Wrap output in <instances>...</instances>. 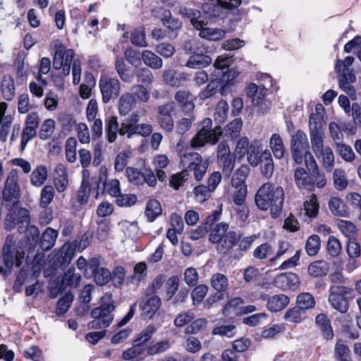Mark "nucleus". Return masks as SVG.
Wrapping results in <instances>:
<instances>
[{
    "instance_id": "f257e3e1",
    "label": "nucleus",
    "mask_w": 361,
    "mask_h": 361,
    "mask_svg": "<svg viewBox=\"0 0 361 361\" xmlns=\"http://www.w3.org/2000/svg\"><path fill=\"white\" fill-rule=\"evenodd\" d=\"M221 212L215 210L207 216L204 224L209 228V240L212 244H216V250L219 254L226 255L237 244L239 240L238 233L229 228L228 224L220 222Z\"/></svg>"
},
{
    "instance_id": "f03ea898",
    "label": "nucleus",
    "mask_w": 361,
    "mask_h": 361,
    "mask_svg": "<svg viewBox=\"0 0 361 361\" xmlns=\"http://www.w3.org/2000/svg\"><path fill=\"white\" fill-rule=\"evenodd\" d=\"M284 201V190L281 186L271 183L263 184L257 191L255 202L262 211L271 212V217L277 218L282 209Z\"/></svg>"
},
{
    "instance_id": "7ed1b4c3",
    "label": "nucleus",
    "mask_w": 361,
    "mask_h": 361,
    "mask_svg": "<svg viewBox=\"0 0 361 361\" xmlns=\"http://www.w3.org/2000/svg\"><path fill=\"white\" fill-rule=\"evenodd\" d=\"M116 307L111 295H106L101 299V305L92 310L90 315L93 319L87 324L89 329H100L110 326L114 319L113 312Z\"/></svg>"
},
{
    "instance_id": "20e7f679",
    "label": "nucleus",
    "mask_w": 361,
    "mask_h": 361,
    "mask_svg": "<svg viewBox=\"0 0 361 361\" xmlns=\"http://www.w3.org/2000/svg\"><path fill=\"white\" fill-rule=\"evenodd\" d=\"M19 242L16 240L13 234L6 236V240L2 249L1 257L4 266L8 269H12L15 265L20 267L25 259V250Z\"/></svg>"
},
{
    "instance_id": "39448f33",
    "label": "nucleus",
    "mask_w": 361,
    "mask_h": 361,
    "mask_svg": "<svg viewBox=\"0 0 361 361\" xmlns=\"http://www.w3.org/2000/svg\"><path fill=\"white\" fill-rule=\"evenodd\" d=\"M8 213L4 219V228L11 231L18 226L20 233L27 231L30 224V212L27 209L18 206V203L10 204L8 208Z\"/></svg>"
},
{
    "instance_id": "423d86ee",
    "label": "nucleus",
    "mask_w": 361,
    "mask_h": 361,
    "mask_svg": "<svg viewBox=\"0 0 361 361\" xmlns=\"http://www.w3.org/2000/svg\"><path fill=\"white\" fill-rule=\"evenodd\" d=\"M355 297L353 288L339 285H333L329 288L328 300L331 307L341 312L346 313L349 309V300Z\"/></svg>"
},
{
    "instance_id": "0eeeda50",
    "label": "nucleus",
    "mask_w": 361,
    "mask_h": 361,
    "mask_svg": "<svg viewBox=\"0 0 361 361\" xmlns=\"http://www.w3.org/2000/svg\"><path fill=\"white\" fill-rule=\"evenodd\" d=\"M202 127L191 140L193 147H203L206 143L215 145L222 136L223 131L220 126L212 129V121L207 118L202 121Z\"/></svg>"
},
{
    "instance_id": "6e6552de",
    "label": "nucleus",
    "mask_w": 361,
    "mask_h": 361,
    "mask_svg": "<svg viewBox=\"0 0 361 361\" xmlns=\"http://www.w3.org/2000/svg\"><path fill=\"white\" fill-rule=\"evenodd\" d=\"M18 171L13 169L8 173L6 178L2 196H0L3 200V204L5 203L6 208H8L10 204L19 202L21 194L18 183Z\"/></svg>"
},
{
    "instance_id": "1a4fd4ad",
    "label": "nucleus",
    "mask_w": 361,
    "mask_h": 361,
    "mask_svg": "<svg viewBox=\"0 0 361 361\" xmlns=\"http://www.w3.org/2000/svg\"><path fill=\"white\" fill-rule=\"evenodd\" d=\"M181 164L183 166L188 165L185 169L193 172L196 180H201L205 175L209 163L207 160L203 159L202 156L197 152L184 154L181 157Z\"/></svg>"
},
{
    "instance_id": "9d476101",
    "label": "nucleus",
    "mask_w": 361,
    "mask_h": 361,
    "mask_svg": "<svg viewBox=\"0 0 361 361\" xmlns=\"http://www.w3.org/2000/svg\"><path fill=\"white\" fill-rule=\"evenodd\" d=\"M293 252L294 248L289 242L280 240L276 255L274 257L271 258L270 261L273 262L281 259L283 256H285V257H288V259L279 266V269L283 270L294 267L298 264V262L300 259V250H296L294 255L291 256Z\"/></svg>"
},
{
    "instance_id": "9b49d317",
    "label": "nucleus",
    "mask_w": 361,
    "mask_h": 361,
    "mask_svg": "<svg viewBox=\"0 0 361 361\" xmlns=\"http://www.w3.org/2000/svg\"><path fill=\"white\" fill-rule=\"evenodd\" d=\"M102 101L107 104L111 99H116L120 94L121 83L118 79L108 76L101 77L99 81Z\"/></svg>"
},
{
    "instance_id": "f8f14e48",
    "label": "nucleus",
    "mask_w": 361,
    "mask_h": 361,
    "mask_svg": "<svg viewBox=\"0 0 361 361\" xmlns=\"http://www.w3.org/2000/svg\"><path fill=\"white\" fill-rule=\"evenodd\" d=\"M176 111L173 102H167L157 107V120L160 128L166 133H171L174 128L172 114Z\"/></svg>"
},
{
    "instance_id": "ddd939ff",
    "label": "nucleus",
    "mask_w": 361,
    "mask_h": 361,
    "mask_svg": "<svg viewBox=\"0 0 361 361\" xmlns=\"http://www.w3.org/2000/svg\"><path fill=\"white\" fill-rule=\"evenodd\" d=\"M78 250L73 243H65L56 254L55 266L61 269L66 268L72 261L75 250Z\"/></svg>"
},
{
    "instance_id": "4468645a",
    "label": "nucleus",
    "mask_w": 361,
    "mask_h": 361,
    "mask_svg": "<svg viewBox=\"0 0 361 361\" xmlns=\"http://www.w3.org/2000/svg\"><path fill=\"white\" fill-rule=\"evenodd\" d=\"M161 305L160 298L157 295H151L142 298L140 300V308L143 314L149 318H152L159 310Z\"/></svg>"
},
{
    "instance_id": "2eb2a0df",
    "label": "nucleus",
    "mask_w": 361,
    "mask_h": 361,
    "mask_svg": "<svg viewBox=\"0 0 361 361\" xmlns=\"http://www.w3.org/2000/svg\"><path fill=\"white\" fill-rule=\"evenodd\" d=\"M261 78L267 80V82L263 84L262 87L258 92V94L256 97H254L252 99V104L255 106H259V110L262 114L267 111V110L269 108L270 102L267 101L265 99V97L267 93V86H271V78L269 75L267 73H264L262 75Z\"/></svg>"
},
{
    "instance_id": "dca6fc26",
    "label": "nucleus",
    "mask_w": 361,
    "mask_h": 361,
    "mask_svg": "<svg viewBox=\"0 0 361 361\" xmlns=\"http://www.w3.org/2000/svg\"><path fill=\"white\" fill-rule=\"evenodd\" d=\"M220 78H217L221 82L219 92L222 96L226 95L230 91V85L232 82L239 75L240 71L236 68H227L225 71L218 73Z\"/></svg>"
},
{
    "instance_id": "f3484780",
    "label": "nucleus",
    "mask_w": 361,
    "mask_h": 361,
    "mask_svg": "<svg viewBox=\"0 0 361 361\" xmlns=\"http://www.w3.org/2000/svg\"><path fill=\"white\" fill-rule=\"evenodd\" d=\"M294 182L300 190L312 192V183L310 180L309 172L302 167H297L293 173Z\"/></svg>"
},
{
    "instance_id": "a211bd4d",
    "label": "nucleus",
    "mask_w": 361,
    "mask_h": 361,
    "mask_svg": "<svg viewBox=\"0 0 361 361\" xmlns=\"http://www.w3.org/2000/svg\"><path fill=\"white\" fill-rule=\"evenodd\" d=\"M315 323L324 340L331 341L334 338V334L331 320L326 314L323 313L317 314Z\"/></svg>"
},
{
    "instance_id": "6ab92c4d",
    "label": "nucleus",
    "mask_w": 361,
    "mask_h": 361,
    "mask_svg": "<svg viewBox=\"0 0 361 361\" xmlns=\"http://www.w3.org/2000/svg\"><path fill=\"white\" fill-rule=\"evenodd\" d=\"M259 164L262 176L267 179L271 178L274 171V164L271 153L269 149L262 152Z\"/></svg>"
},
{
    "instance_id": "aec40b11",
    "label": "nucleus",
    "mask_w": 361,
    "mask_h": 361,
    "mask_svg": "<svg viewBox=\"0 0 361 361\" xmlns=\"http://www.w3.org/2000/svg\"><path fill=\"white\" fill-rule=\"evenodd\" d=\"M58 231L51 227L47 228L39 239V246L43 251L52 248L56 243Z\"/></svg>"
},
{
    "instance_id": "412c9836",
    "label": "nucleus",
    "mask_w": 361,
    "mask_h": 361,
    "mask_svg": "<svg viewBox=\"0 0 361 361\" xmlns=\"http://www.w3.org/2000/svg\"><path fill=\"white\" fill-rule=\"evenodd\" d=\"M54 183L59 192H64L68 185V172L63 164H59L55 169Z\"/></svg>"
},
{
    "instance_id": "4be33fe9",
    "label": "nucleus",
    "mask_w": 361,
    "mask_h": 361,
    "mask_svg": "<svg viewBox=\"0 0 361 361\" xmlns=\"http://www.w3.org/2000/svg\"><path fill=\"white\" fill-rule=\"evenodd\" d=\"M48 178L47 167L42 164L37 165L30 176V184L36 188L42 186Z\"/></svg>"
},
{
    "instance_id": "5701e85b",
    "label": "nucleus",
    "mask_w": 361,
    "mask_h": 361,
    "mask_svg": "<svg viewBox=\"0 0 361 361\" xmlns=\"http://www.w3.org/2000/svg\"><path fill=\"white\" fill-rule=\"evenodd\" d=\"M162 76L164 82L173 87H180L188 80L186 73H178L173 69L164 71Z\"/></svg>"
},
{
    "instance_id": "b1692460",
    "label": "nucleus",
    "mask_w": 361,
    "mask_h": 361,
    "mask_svg": "<svg viewBox=\"0 0 361 361\" xmlns=\"http://www.w3.org/2000/svg\"><path fill=\"white\" fill-rule=\"evenodd\" d=\"M290 302L289 298L285 294L271 296L267 302V308L271 312H277L285 309Z\"/></svg>"
},
{
    "instance_id": "393cba45",
    "label": "nucleus",
    "mask_w": 361,
    "mask_h": 361,
    "mask_svg": "<svg viewBox=\"0 0 361 361\" xmlns=\"http://www.w3.org/2000/svg\"><path fill=\"white\" fill-rule=\"evenodd\" d=\"M212 62V59L209 56L198 52L189 57L185 66L190 68L202 69L210 65Z\"/></svg>"
},
{
    "instance_id": "a878e982",
    "label": "nucleus",
    "mask_w": 361,
    "mask_h": 361,
    "mask_svg": "<svg viewBox=\"0 0 361 361\" xmlns=\"http://www.w3.org/2000/svg\"><path fill=\"white\" fill-rule=\"evenodd\" d=\"M269 147L276 159H281L287 154L283 139L279 133L272 134L269 140Z\"/></svg>"
},
{
    "instance_id": "bb28decb",
    "label": "nucleus",
    "mask_w": 361,
    "mask_h": 361,
    "mask_svg": "<svg viewBox=\"0 0 361 361\" xmlns=\"http://www.w3.org/2000/svg\"><path fill=\"white\" fill-rule=\"evenodd\" d=\"M115 69L120 79L123 82L131 83L133 81L135 73H132L126 66L123 58L116 56L115 61Z\"/></svg>"
},
{
    "instance_id": "cd10ccee",
    "label": "nucleus",
    "mask_w": 361,
    "mask_h": 361,
    "mask_svg": "<svg viewBox=\"0 0 361 361\" xmlns=\"http://www.w3.org/2000/svg\"><path fill=\"white\" fill-rule=\"evenodd\" d=\"M274 283L276 286L281 288H291L299 283V279L295 274L285 273L277 276L274 279Z\"/></svg>"
},
{
    "instance_id": "c85d7f7f",
    "label": "nucleus",
    "mask_w": 361,
    "mask_h": 361,
    "mask_svg": "<svg viewBox=\"0 0 361 361\" xmlns=\"http://www.w3.org/2000/svg\"><path fill=\"white\" fill-rule=\"evenodd\" d=\"M1 91L3 97L6 100L11 101L13 99L16 93V88L14 80L11 75H6L3 77L1 82Z\"/></svg>"
},
{
    "instance_id": "c756f323",
    "label": "nucleus",
    "mask_w": 361,
    "mask_h": 361,
    "mask_svg": "<svg viewBox=\"0 0 361 361\" xmlns=\"http://www.w3.org/2000/svg\"><path fill=\"white\" fill-rule=\"evenodd\" d=\"M118 118L115 116L108 117L105 121V133L107 140L112 143L116 141L117 138V133L118 131Z\"/></svg>"
},
{
    "instance_id": "7c9ffc66",
    "label": "nucleus",
    "mask_w": 361,
    "mask_h": 361,
    "mask_svg": "<svg viewBox=\"0 0 361 361\" xmlns=\"http://www.w3.org/2000/svg\"><path fill=\"white\" fill-rule=\"evenodd\" d=\"M310 142L312 148L315 154H318L324 147V129H317L310 130Z\"/></svg>"
},
{
    "instance_id": "2f4dec72",
    "label": "nucleus",
    "mask_w": 361,
    "mask_h": 361,
    "mask_svg": "<svg viewBox=\"0 0 361 361\" xmlns=\"http://www.w3.org/2000/svg\"><path fill=\"white\" fill-rule=\"evenodd\" d=\"M136 106V99L130 92L121 95L118 102V111L121 115H127Z\"/></svg>"
},
{
    "instance_id": "473e14b6",
    "label": "nucleus",
    "mask_w": 361,
    "mask_h": 361,
    "mask_svg": "<svg viewBox=\"0 0 361 361\" xmlns=\"http://www.w3.org/2000/svg\"><path fill=\"white\" fill-rule=\"evenodd\" d=\"M329 264L324 260H318L310 263L307 267L309 274L312 277H322L329 272Z\"/></svg>"
},
{
    "instance_id": "72a5a7b5",
    "label": "nucleus",
    "mask_w": 361,
    "mask_h": 361,
    "mask_svg": "<svg viewBox=\"0 0 361 361\" xmlns=\"http://www.w3.org/2000/svg\"><path fill=\"white\" fill-rule=\"evenodd\" d=\"M212 287L219 293H224L228 289V280L226 276L221 273L214 274L210 279Z\"/></svg>"
},
{
    "instance_id": "f704fd0d",
    "label": "nucleus",
    "mask_w": 361,
    "mask_h": 361,
    "mask_svg": "<svg viewBox=\"0 0 361 361\" xmlns=\"http://www.w3.org/2000/svg\"><path fill=\"white\" fill-rule=\"evenodd\" d=\"M141 57L144 63L153 69H159L163 66L162 59L149 50L142 51Z\"/></svg>"
},
{
    "instance_id": "c9c22d12",
    "label": "nucleus",
    "mask_w": 361,
    "mask_h": 361,
    "mask_svg": "<svg viewBox=\"0 0 361 361\" xmlns=\"http://www.w3.org/2000/svg\"><path fill=\"white\" fill-rule=\"evenodd\" d=\"M334 358L336 361H353L349 347L341 339L338 340L335 345Z\"/></svg>"
},
{
    "instance_id": "e433bc0d",
    "label": "nucleus",
    "mask_w": 361,
    "mask_h": 361,
    "mask_svg": "<svg viewBox=\"0 0 361 361\" xmlns=\"http://www.w3.org/2000/svg\"><path fill=\"white\" fill-rule=\"evenodd\" d=\"M147 274V264L145 262H139L134 267L133 274L127 278L126 283L138 285Z\"/></svg>"
},
{
    "instance_id": "4c0bfd02",
    "label": "nucleus",
    "mask_w": 361,
    "mask_h": 361,
    "mask_svg": "<svg viewBox=\"0 0 361 361\" xmlns=\"http://www.w3.org/2000/svg\"><path fill=\"white\" fill-rule=\"evenodd\" d=\"M317 158L322 157L323 167L328 171H331L335 164V158L333 150L329 147H325L318 154Z\"/></svg>"
},
{
    "instance_id": "58836bf2",
    "label": "nucleus",
    "mask_w": 361,
    "mask_h": 361,
    "mask_svg": "<svg viewBox=\"0 0 361 361\" xmlns=\"http://www.w3.org/2000/svg\"><path fill=\"white\" fill-rule=\"evenodd\" d=\"M135 76L137 78V84L145 86L151 85L154 80L152 72L146 67H141L135 69Z\"/></svg>"
},
{
    "instance_id": "ea45409f",
    "label": "nucleus",
    "mask_w": 361,
    "mask_h": 361,
    "mask_svg": "<svg viewBox=\"0 0 361 361\" xmlns=\"http://www.w3.org/2000/svg\"><path fill=\"white\" fill-rule=\"evenodd\" d=\"M310 182L312 183V191L315 187L318 188H324L326 184V178L325 174L319 171V167L307 170Z\"/></svg>"
},
{
    "instance_id": "a19ab883",
    "label": "nucleus",
    "mask_w": 361,
    "mask_h": 361,
    "mask_svg": "<svg viewBox=\"0 0 361 361\" xmlns=\"http://www.w3.org/2000/svg\"><path fill=\"white\" fill-rule=\"evenodd\" d=\"M145 351V347H142L133 341V346L122 354V358L125 360L143 361L144 358L140 357Z\"/></svg>"
},
{
    "instance_id": "79ce46f5",
    "label": "nucleus",
    "mask_w": 361,
    "mask_h": 361,
    "mask_svg": "<svg viewBox=\"0 0 361 361\" xmlns=\"http://www.w3.org/2000/svg\"><path fill=\"white\" fill-rule=\"evenodd\" d=\"M130 93L136 99V102L145 103L147 102L150 98L149 91L145 85L135 84L130 87Z\"/></svg>"
},
{
    "instance_id": "37998d69",
    "label": "nucleus",
    "mask_w": 361,
    "mask_h": 361,
    "mask_svg": "<svg viewBox=\"0 0 361 361\" xmlns=\"http://www.w3.org/2000/svg\"><path fill=\"white\" fill-rule=\"evenodd\" d=\"M250 172V166L247 164L241 165L234 173L232 179V186H238V185H247L245 180Z\"/></svg>"
},
{
    "instance_id": "c03bdc74",
    "label": "nucleus",
    "mask_w": 361,
    "mask_h": 361,
    "mask_svg": "<svg viewBox=\"0 0 361 361\" xmlns=\"http://www.w3.org/2000/svg\"><path fill=\"white\" fill-rule=\"evenodd\" d=\"M225 35L226 31L220 28L204 27L199 32L200 37L211 41L220 40L224 37Z\"/></svg>"
},
{
    "instance_id": "a18cd8bd",
    "label": "nucleus",
    "mask_w": 361,
    "mask_h": 361,
    "mask_svg": "<svg viewBox=\"0 0 361 361\" xmlns=\"http://www.w3.org/2000/svg\"><path fill=\"white\" fill-rule=\"evenodd\" d=\"M162 209L159 202L155 199L149 200L147 203L145 215L148 221L152 222L155 219L161 214Z\"/></svg>"
},
{
    "instance_id": "49530a36",
    "label": "nucleus",
    "mask_w": 361,
    "mask_h": 361,
    "mask_svg": "<svg viewBox=\"0 0 361 361\" xmlns=\"http://www.w3.org/2000/svg\"><path fill=\"white\" fill-rule=\"evenodd\" d=\"M309 142L306 134L302 130H298L291 136L290 149H307Z\"/></svg>"
},
{
    "instance_id": "de8ad7c7",
    "label": "nucleus",
    "mask_w": 361,
    "mask_h": 361,
    "mask_svg": "<svg viewBox=\"0 0 361 361\" xmlns=\"http://www.w3.org/2000/svg\"><path fill=\"white\" fill-rule=\"evenodd\" d=\"M296 306L305 312L306 310L312 309L315 306V300L310 293H302L297 296Z\"/></svg>"
},
{
    "instance_id": "09e8293b",
    "label": "nucleus",
    "mask_w": 361,
    "mask_h": 361,
    "mask_svg": "<svg viewBox=\"0 0 361 361\" xmlns=\"http://www.w3.org/2000/svg\"><path fill=\"white\" fill-rule=\"evenodd\" d=\"M157 331V327L154 324H150L143 329L137 336L134 342L142 347L150 341L153 334Z\"/></svg>"
},
{
    "instance_id": "8fccbe9b",
    "label": "nucleus",
    "mask_w": 361,
    "mask_h": 361,
    "mask_svg": "<svg viewBox=\"0 0 361 361\" xmlns=\"http://www.w3.org/2000/svg\"><path fill=\"white\" fill-rule=\"evenodd\" d=\"M190 99V94L185 90H179L175 94L176 101L180 104L185 112H189L195 107Z\"/></svg>"
},
{
    "instance_id": "3c124183",
    "label": "nucleus",
    "mask_w": 361,
    "mask_h": 361,
    "mask_svg": "<svg viewBox=\"0 0 361 361\" xmlns=\"http://www.w3.org/2000/svg\"><path fill=\"white\" fill-rule=\"evenodd\" d=\"M55 196V190L52 185H44L40 192L39 206L42 208H47L53 201Z\"/></svg>"
},
{
    "instance_id": "603ef678",
    "label": "nucleus",
    "mask_w": 361,
    "mask_h": 361,
    "mask_svg": "<svg viewBox=\"0 0 361 361\" xmlns=\"http://www.w3.org/2000/svg\"><path fill=\"white\" fill-rule=\"evenodd\" d=\"M75 269L74 267H71L65 272L62 278L61 284L63 286L76 287L80 280V274L75 273Z\"/></svg>"
},
{
    "instance_id": "864d4df0",
    "label": "nucleus",
    "mask_w": 361,
    "mask_h": 361,
    "mask_svg": "<svg viewBox=\"0 0 361 361\" xmlns=\"http://www.w3.org/2000/svg\"><path fill=\"white\" fill-rule=\"evenodd\" d=\"M179 287V278L173 275L169 278L165 283L166 293L164 299L166 301L170 300L175 295Z\"/></svg>"
},
{
    "instance_id": "5fc2aeb1",
    "label": "nucleus",
    "mask_w": 361,
    "mask_h": 361,
    "mask_svg": "<svg viewBox=\"0 0 361 361\" xmlns=\"http://www.w3.org/2000/svg\"><path fill=\"white\" fill-rule=\"evenodd\" d=\"M242 120L240 118H235L225 127V136L231 139L238 137L242 129Z\"/></svg>"
},
{
    "instance_id": "6e6d98bb",
    "label": "nucleus",
    "mask_w": 361,
    "mask_h": 361,
    "mask_svg": "<svg viewBox=\"0 0 361 361\" xmlns=\"http://www.w3.org/2000/svg\"><path fill=\"white\" fill-rule=\"evenodd\" d=\"M56 127V123L54 119L47 118L42 123L39 131V137L40 140H46L51 137Z\"/></svg>"
},
{
    "instance_id": "4d7b16f0",
    "label": "nucleus",
    "mask_w": 361,
    "mask_h": 361,
    "mask_svg": "<svg viewBox=\"0 0 361 361\" xmlns=\"http://www.w3.org/2000/svg\"><path fill=\"white\" fill-rule=\"evenodd\" d=\"M261 153L257 142L251 143L247 153H246L247 162L253 167L257 166L259 161L261 159Z\"/></svg>"
},
{
    "instance_id": "13d9d810",
    "label": "nucleus",
    "mask_w": 361,
    "mask_h": 361,
    "mask_svg": "<svg viewBox=\"0 0 361 361\" xmlns=\"http://www.w3.org/2000/svg\"><path fill=\"white\" fill-rule=\"evenodd\" d=\"M128 181L137 186L145 183L144 173L133 167H127L126 169Z\"/></svg>"
},
{
    "instance_id": "bf43d9fd",
    "label": "nucleus",
    "mask_w": 361,
    "mask_h": 361,
    "mask_svg": "<svg viewBox=\"0 0 361 361\" xmlns=\"http://www.w3.org/2000/svg\"><path fill=\"white\" fill-rule=\"evenodd\" d=\"M321 247V240L318 235L312 234L307 240L305 250L309 256H315Z\"/></svg>"
},
{
    "instance_id": "052dcab7",
    "label": "nucleus",
    "mask_w": 361,
    "mask_h": 361,
    "mask_svg": "<svg viewBox=\"0 0 361 361\" xmlns=\"http://www.w3.org/2000/svg\"><path fill=\"white\" fill-rule=\"evenodd\" d=\"M202 42L197 38L189 37L183 43V49L185 53L192 55L198 52H202Z\"/></svg>"
},
{
    "instance_id": "680f3d73",
    "label": "nucleus",
    "mask_w": 361,
    "mask_h": 361,
    "mask_svg": "<svg viewBox=\"0 0 361 361\" xmlns=\"http://www.w3.org/2000/svg\"><path fill=\"white\" fill-rule=\"evenodd\" d=\"M228 104L225 100L219 102L214 114L215 121L219 123H224L228 116Z\"/></svg>"
},
{
    "instance_id": "e2e57ef3",
    "label": "nucleus",
    "mask_w": 361,
    "mask_h": 361,
    "mask_svg": "<svg viewBox=\"0 0 361 361\" xmlns=\"http://www.w3.org/2000/svg\"><path fill=\"white\" fill-rule=\"evenodd\" d=\"M304 209L305 214L309 218L312 219L317 216L319 210V203L316 195H311L310 200L304 202Z\"/></svg>"
},
{
    "instance_id": "0e129e2a",
    "label": "nucleus",
    "mask_w": 361,
    "mask_h": 361,
    "mask_svg": "<svg viewBox=\"0 0 361 361\" xmlns=\"http://www.w3.org/2000/svg\"><path fill=\"white\" fill-rule=\"evenodd\" d=\"M73 296L71 293H67L60 298L56 306L55 313L57 316L63 315L70 308Z\"/></svg>"
},
{
    "instance_id": "69168bd1",
    "label": "nucleus",
    "mask_w": 361,
    "mask_h": 361,
    "mask_svg": "<svg viewBox=\"0 0 361 361\" xmlns=\"http://www.w3.org/2000/svg\"><path fill=\"white\" fill-rule=\"evenodd\" d=\"M145 36L144 27L136 28L130 34V42L136 47H146L147 43L145 39Z\"/></svg>"
},
{
    "instance_id": "338daca9",
    "label": "nucleus",
    "mask_w": 361,
    "mask_h": 361,
    "mask_svg": "<svg viewBox=\"0 0 361 361\" xmlns=\"http://www.w3.org/2000/svg\"><path fill=\"white\" fill-rule=\"evenodd\" d=\"M221 82L218 80H211L206 87L202 90L199 94V97L200 99L204 100L216 94L218 92L219 87H221Z\"/></svg>"
},
{
    "instance_id": "774afa93",
    "label": "nucleus",
    "mask_w": 361,
    "mask_h": 361,
    "mask_svg": "<svg viewBox=\"0 0 361 361\" xmlns=\"http://www.w3.org/2000/svg\"><path fill=\"white\" fill-rule=\"evenodd\" d=\"M170 347V342L165 340L148 345L147 347V351L149 355H154L166 352Z\"/></svg>"
}]
</instances>
